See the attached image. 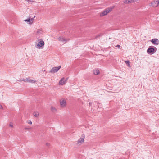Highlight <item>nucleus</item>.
<instances>
[{
  "mask_svg": "<svg viewBox=\"0 0 159 159\" xmlns=\"http://www.w3.org/2000/svg\"><path fill=\"white\" fill-rule=\"evenodd\" d=\"M61 67V66L53 67L51 69V72L52 73L57 72L60 69Z\"/></svg>",
  "mask_w": 159,
  "mask_h": 159,
  "instance_id": "obj_11",
  "label": "nucleus"
},
{
  "mask_svg": "<svg viewBox=\"0 0 159 159\" xmlns=\"http://www.w3.org/2000/svg\"><path fill=\"white\" fill-rule=\"evenodd\" d=\"M57 39L58 41L62 43H66L67 41V40L66 38L61 36H58Z\"/></svg>",
  "mask_w": 159,
  "mask_h": 159,
  "instance_id": "obj_7",
  "label": "nucleus"
},
{
  "mask_svg": "<svg viewBox=\"0 0 159 159\" xmlns=\"http://www.w3.org/2000/svg\"><path fill=\"white\" fill-rule=\"evenodd\" d=\"M117 47H118L119 48H120V45H117Z\"/></svg>",
  "mask_w": 159,
  "mask_h": 159,
  "instance_id": "obj_23",
  "label": "nucleus"
},
{
  "mask_svg": "<svg viewBox=\"0 0 159 159\" xmlns=\"http://www.w3.org/2000/svg\"><path fill=\"white\" fill-rule=\"evenodd\" d=\"M150 6L153 7H157L159 5L158 0H154L150 3Z\"/></svg>",
  "mask_w": 159,
  "mask_h": 159,
  "instance_id": "obj_10",
  "label": "nucleus"
},
{
  "mask_svg": "<svg viewBox=\"0 0 159 159\" xmlns=\"http://www.w3.org/2000/svg\"><path fill=\"white\" fill-rule=\"evenodd\" d=\"M45 145L47 147H49L51 146L50 143L48 142H47L45 143Z\"/></svg>",
  "mask_w": 159,
  "mask_h": 159,
  "instance_id": "obj_19",
  "label": "nucleus"
},
{
  "mask_svg": "<svg viewBox=\"0 0 159 159\" xmlns=\"http://www.w3.org/2000/svg\"><path fill=\"white\" fill-rule=\"evenodd\" d=\"M26 2H27L28 3H30V2H32V0H25Z\"/></svg>",
  "mask_w": 159,
  "mask_h": 159,
  "instance_id": "obj_21",
  "label": "nucleus"
},
{
  "mask_svg": "<svg viewBox=\"0 0 159 159\" xmlns=\"http://www.w3.org/2000/svg\"><path fill=\"white\" fill-rule=\"evenodd\" d=\"M152 43L155 45H157L159 44V41L157 39H153L151 40Z\"/></svg>",
  "mask_w": 159,
  "mask_h": 159,
  "instance_id": "obj_13",
  "label": "nucleus"
},
{
  "mask_svg": "<svg viewBox=\"0 0 159 159\" xmlns=\"http://www.w3.org/2000/svg\"><path fill=\"white\" fill-rule=\"evenodd\" d=\"M22 80L25 82L30 83H34L36 82L35 80L30 79L29 78H25L22 79Z\"/></svg>",
  "mask_w": 159,
  "mask_h": 159,
  "instance_id": "obj_6",
  "label": "nucleus"
},
{
  "mask_svg": "<svg viewBox=\"0 0 159 159\" xmlns=\"http://www.w3.org/2000/svg\"><path fill=\"white\" fill-rule=\"evenodd\" d=\"M136 1V0H125L124 3L126 4H129L132 3Z\"/></svg>",
  "mask_w": 159,
  "mask_h": 159,
  "instance_id": "obj_14",
  "label": "nucleus"
},
{
  "mask_svg": "<svg viewBox=\"0 0 159 159\" xmlns=\"http://www.w3.org/2000/svg\"><path fill=\"white\" fill-rule=\"evenodd\" d=\"M79 138L76 141V145L81 146L83 144L85 141V135L84 133H81L79 136Z\"/></svg>",
  "mask_w": 159,
  "mask_h": 159,
  "instance_id": "obj_2",
  "label": "nucleus"
},
{
  "mask_svg": "<svg viewBox=\"0 0 159 159\" xmlns=\"http://www.w3.org/2000/svg\"><path fill=\"white\" fill-rule=\"evenodd\" d=\"M3 108V107L2 105L0 104V109H2Z\"/></svg>",
  "mask_w": 159,
  "mask_h": 159,
  "instance_id": "obj_22",
  "label": "nucleus"
},
{
  "mask_svg": "<svg viewBox=\"0 0 159 159\" xmlns=\"http://www.w3.org/2000/svg\"><path fill=\"white\" fill-rule=\"evenodd\" d=\"M27 123H28V124L29 125H31L32 124V122L30 120L28 121H27Z\"/></svg>",
  "mask_w": 159,
  "mask_h": 159,
  "instance_id": "obj_20",
  "label": "nucleus"
},
{
  "mask_svg": "<svg viewBox=\"0 0 159 159\" xmlns=\"http://www.w3.org/2000/svg\"><path fill=\"white\" fill-rule=\"evenodd\" d=\"M24 21L29 24H32L34 21V18H31L30 16L26 19L24 20Z\"/></svg>",
  "mask_w": 159,
  "mask_h": 159,
  "instance_id": "obj_9",
  "label": "nucleus"
},
{
  "mask_svg": "<svg viewBox=\"0 0 159 159\" xmlns=\"http://www.w3.org/2000/svg\"><path fill=\"white\" fill-rule=\"evenodd\" d=\"M113 7H109L100 13V16L101 17L103 16L107 15L108 13L111 12L113 9Z\"/></svg>",
  "mask_w": 159,
  "mask_h": 159,
  "instance_id": "obj_3",
  "label": "nucleus"
},
{
  "mask_svg": "<svg viewBox=\"0 0 159 159\" xmlns=\"http://www.w3.org/2000/svg\"><path fill=\"white\" fill-rule=\"evenodd\" d=\"M157 49L156 47L153 46H150L147 51V53L152 55L153 54L156 52Z\"/></svg>",
  "mask_w": 159,
  "mask_h": 159,
  "instance_id": "obj_5",
  "label": "nucleus"
},
{
  "mask_svg": "<svg viewBox=\"0 0 159 159\" xmlns=\"http://www.w3.org/2000/svg\"><path fill=\"white\" fill-rule=\"evenodd\" d=\"M9 126L11 128H13L14 126V123L12 122H10L9 123Z\"/></svg>",
  "mask_w": 159,
  "mask_h": 159,
  "instance_id": "obj_16",
  "label": "nucleus"
},
{
  "mask_svg": "<svg viewBox=\"0 0 159 159\" xmlns=\"http://www.w3.org/2000/svg\"><path fill=\"white\" fill-rule=\"evenodd\" d=\"M35 47L39 49H42L44 48L45 42L43 39L37 38L35 43Z\"/></svg>",
  "mask_w": 159,
  "mask_h": 159,
  "instance_id": "obj_1",
  "label": "nucleus"
},
{
  "mask_svg": "<svg viewBox=\"0 0 159 159\" xmlns=\"http://www.w3.org/2000/svg\"><path fill=\"white\" fill-rule=\"evenodd\" d=\"M125 62L128 66L130 67V66L129 61H125Z\"/></svg>",
  "mask_w": 159,
  "mask_h": 159,
  "instance_id": "obj_18",
  "label": "nucleus"
},
{
  "mask_svg": "<svg viewBox=\"0 0 159 159\" xmlns=\"http://www.w3.org/2000/svg\"><path fill=\"white\" fill-rule=\"evenodd\" d=\"M33 115L35 117H38L39 116V113L37 112H34V113Z\"/></svg>",
  "mask_w": 159,
  "mask_h": 159,
  "instance_id": "obj_17",
  "label": "nucleus"
},
{
  "mask_svg": "<svg viewBox=\"0 0 159 159\" xmlns=\"http://www.w3.org/2000/svg\"><path fill=\"white\" fill-rule=\"evenodd\" d=\"M158 4H159V0H158Z\"/></svg>",
  "mask_w": 159,
  "mask_h": 159,
  "instance_id": "obj_24",
  "label": "nucleus"
},
{
  "mask_svg": "<svg viewBox=\"0 0 159 159\" xmlns=\"http://www.w3.org/2000/svg\"><path fill=\"white\" fill-rule=\"evenodd\" d=\"M50 110L53 112H54L56 111L57 109L55 107L51 106L50 107Z\"/></svg>",
  "mask_w": 159,
  "mask_h": 159,
  "instance_id": "obj_15",
  "label": "nucleus"
},
{
  "mask_svg": "<svg viewBox=\"0 0 159 159\" xmlns=\"http://www.w3.org/2000/svg\"><path fill=\"white\" fill-rule=\"evenodd\" d=\"M93 74L95 75H98L100 74V72L98 68L93 69Z\"/></svg>",
  "mask_w": 159,
  "mask_h": 159,
  "instance_id": "obj_12",
  "label": "nucleus"
},
{
  "mask_svg": "<svg viewBox=\"0 0 159 159\" xmlns=\"http://www.w3.org/2000/svg\"><path fill=\"white\" fill-rule=\"evenodd\" d=\"M59 105L61 108L66 107L67 105V100L64 98H62L59 100Z\"/></svg>",
  "mask_w": 159,
  "mask_h": 159,
  "instance_id": "obj_4",
  "label": "nucleus"
},
{
  "mask_svg": "<svg viewBox=\"0 0 159 159\" xmlns=\"http://www.w3.org/2000/svg\"><path fill=\"white\" fill-rule=\"evenodd\" d=\"M68 78L66 77L62 78L59 81V84L60 85L65 84L68 80Z\"/></svg>",
  "mask_w": 159,
  "mask_h": 159,
  "instance_id": "obj_8",
  "label": "nucleus"
}]
</instances>
